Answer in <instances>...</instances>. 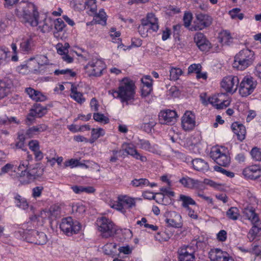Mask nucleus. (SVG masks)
<instances>
[{"instance_id": "60", "label": "nucleus", "mask_w": 261, "mask_h": 261, "mask_svg": "<svg viewBox=\"0 0 261 261\" xmlns=\"http://www.w3.org/2000/svg\"><path fill=\"white\" fill-rule=\"evenodd\" d=\"M201 66L200 64H193L191 65L188 68V72L192 73V72H199L201 70Z\"/></svg>"}, {"instance_id": "63", "label": "nucleus", "mask_w": 261, "mask_h": 261, "mask_svg": "<svg viewBox=\"0 0 261 261\" xmlns=\"http://www.w3.org/2000/svg\"><path fill=\"white\" fill-rule=\"evenodd\" d=\"M251 252L256 255H259L261 253V246L256 243H253Z\"/></svg>"}, {"instance_id": "19", "label": "nucleus", "mask_w": 261, "mask_h": 261, "mask_svg": "<svg viewBox=\"0 0 261 261\" xmlns=\"http://www.w3.org/2000/svg\"><path fill=\"white\" fill-rule=\"evenodd\" d=\"M123 150H124L127 154L131 155L133 158L136 160H139L142 162H145L147 161L146 156L141 155L137 150L130 145V144H123L122 146Z\"/></svg>"}, {"instance_id": "7", "label": "nucleus", "mask_w": 261, "mask_h": 261, "mask_svg": "<svg viewBox=\"0 0 261 261\" xmlns=\"http://www.w3.org/2000/svg\"><path fill=\"white\" fill-rule=\"evenodd\" d=\"M223 147H214L210 152L212 159L219 166L226 167L230 163V158L223 151Z\"/></svg>"}, {"instance_id": "15", "label": "nucleus", "mask_w": 261, "mask_h": 261, "mask_svg": "<svg viewBox=\"0 0 261 261\" xmlns=\"http://www.w3.org/2000/svg\"><path fill=\"white\" fill-rule=\"evenodd\" d=\"M29 241L38 245H44L47 242L46 235L43 232L32 230L28 235Z\"/></svg>"}, {"instance_id": "47", "label": "nucleus", "mask_w": 261, "mask_h": 261, "mask_svg": "<svg viewBox=\"0 0 261 261\" xmlns=\"http://www.w3.org/2000/svg\"><path fill=\"white\" fill-rule=\"evenodd\" d=\"M182 71L179 68L172 67L170 70V79L173 81H176L179 79V77L182 74Z\"/></svg>"}, {"instance_id": "45", "label": "nucleus", "mask_w": 261, "mask_h": 261, "mask_svg": "<svg viewBox=\"0 0 261 261\" xmlns=\"http://www.w3.org/2000/svg\"><path fill=\"white\" fill-rule=\"evenodd\" d=\"M239 210L236 207H230L226 212L227 217L232 220H236L239 216Z\"/></svg>"}, {"instance_id": "48", "label": "nucleus", "mask_w": 261, "mask_h": 261, "mask_svg": "<svg viewBox=\"0 0 261 261\" xmlns=\"http://www.w3.org/2000/svg\"><path fill=\"white\" fill-rule=\"evenodd\" d=\"M93 117L94 120L101 123L107 124L109 122V119L100 113H94Z\"/></svg>"}, {"instance_id": "5", "label": "nucleus", "mask_w": 261, "mask_h": 261, "mask_svg": "<svg viewBox=\"0 0 261 261\" xmlns=\"http://www.w3.org/2000/svg\"><path fill=\"white\" fill-rule=\"evenodd\" d=\"M105 68L103 61L97 58H93L85 66V69L89 76H99Z\"/></svg>"}, {"instance_id": "13", "label": "nucleus", "mask_w": 261, "mask_h": 261, "mask_svg": "<svg viewBox=\"0 0 261 261\" xmlns=\"http://www.w3.org/2000/svg\"><path fill=\"white\" fill-rule=\"evenodd\" d=\"M209 258L211 261H234L227 252L218 248L211 250L209 252Z\"/></svg>"}, {"instance_id": "64", "label": "nucleus", "mask_w": 261, "mask_h": 261, "mask_svg": "<svg viewBox=\"0 0 261 261\" xmlns=\"http://www.w3.org/2000/svg\"><path fill=\"white\" fill-rule=\"evenodd\" d=\"M220 101L219 98L218 97L217 95H213L211 97H210L207 99V102L212 105L213 106L216 108L217 105Z\"/></svg>"}, {"instance_id": "10", "label": "nucleus", "mask_w": 261, "mask_h": 261, "mask_svg": "<svg viewBox=\"0 0 261 261\" xmlns=\"http://www.w3.org/2000/svg\"><path fill=\"white\" fill-rule=\"evenodd\" d=\"M239 83V79L238 76L229 75L223 79L221 86L225 92L233 93L236 91Z\"/></svg>"}, {"instance_id": "9", "label": "nucleus", "mask_w": 261, "mask_h": 261, "mask_svg": "<svg viewBox=\"0 0 261 261\" xmlns=\"http://www.w3.org/2000/svg\"><path fill=\"white\" fill-rule=\"evenodd\" d=\"M256 81L252 77L245 76L241 82L239 91L242 97H246L251 94L256 88Z\"/></svg>"}, {"instance_id": "36", "label": "nucleus", "mask_w": 261, "mask_h": 261, "mask_svg": "<svg viewBox=\"0 0 261 261\" xmlns=\"http://www.w3.org/2000/svg\"><path fill=\"white\" fill-rule=\"evenodd\" d=\"M179 201H181V206L188 208L190 205H196V202L190 196L180 194L179 198Z\"/></svg>"}, {"instance_id": "46", "label": "nucleus", "mask_w": 261, "mask_h": 261, "mask_svg": "<svg viewBox=\"0 0 261 261\" xmlns=\"http://www.w3.org/2000/svg\"><path fill=\"white\" fill-rule=\"evenodd\" d=\"M105 130L102 128H92L91 130V142H93L101 136L105 135Z\"/></svg>"}, {"instance_id": "21", "label": "nucleus", "mask_w": 261, "mask_h": 261, "mask_svg": "<svg viewBox=\"0 0 261 261\" xmlns=\"http://www.w3.org/2000/svg\"><path fill=\"white\" fill-rule=\"evenodd\" d=\"M171 218H167L166 222L170 226L175 228H181L182 226L181 216L176 212H172L170 213Z\"/></svg>"}, {"instance_id": "18", "label": "nucleus", "mask_w": 261, "mask_h": 261, "mask_svg": "<svg viewBox=\"0 0 261 261\" xmlns=\"http://www.w3.org/2000/svg\"><path fill=\"white\" fill-rule=\"evenodd\" d=\"M194 40L198 48L202 51L207 50L211 48V43L201 33H197Z\"/></svg>"}, {"instance_id": "58", "label": "nucleus", "mask_w": 261, "mask_h": 261, "mask_svg": "<svg viewBox=\"0 0 261 261\" xmlns=\"http://www.w3.org/2000/svg\"><path fill=\"white\" fill-rule=\"evenodd\" d=\"M192 20V15L191 13H185L183 17V21L185 27H189Z\"/></svg>"}, {"instance_id": "39", "label": "nucleus", "mask_w": 261, "mask_h": 261, "mask_svg": "<svg viewBox=\"0 0 261 261\" xmlns=\"http://www.w3.org/2000/svg\"><path fill=\"white\" fill-rule=\"evenodd\" d=\"M14 199L15 200V203L16 206L19 208L26 210L29 207V204L25 198L22 197L20 195L17 194Z\"/></svg>"}, {"instance_id": "37", "label": "nucleus", "mask_w": 261, "mask_h": 261, "mask_svg": "<svg viewBox=\"0 0 261 261\" xmlns=\"http://www.w3.org/2000/svg\"><path fill=\"white\" fill-rule=\"evenodd\" d=\"M220 41L223 45H229L233 42V38L228 31H224L221 33Z\"/></svg>"}, {"instance_id": "12", "label": "nucleus", "mask_w": 261, "mask_h": 261, "mask_svg": "<svg viewBox=\"0 0 261 261\" xmlns=\"http://www.w3.org/2000/svg\"><path fill=\"white\" fill-rule=\"evenodd\" d=\"M179 261H194L195 259L194 249L191 246L184 245L178 250Z\"/></svg>"}, {"instance_id": "26", "label": "nucleus", "mask_w": 261, "mask_h": 261, "mask_svg": "<svg viewBox=\"0 0 261 261\" xmlns=\"http://www.w3.org/2000/svg\"><path fill=\"white\" fill-rule=\"evenodd\" d=\"M231 127L233 132L237 135L238 140L242 141L245 139L246 131L245 127L243 124L235 122L231 124Z\"/></svg>"}, {"instance_id": "6", "label": "nucleus", "mask_w": 261, "mask_h": 261, "mask_svg": "<svg viewBox=\"0 0 261 261\" xmlns=\"http://www.w3.org/2000/svg\"><path fill=\"white\" fill-rule=\"evenodd\" d=\"M98 230L103 238H108L116 232V228L113 223L106 217H102L97 220Z\"/></svg>"}, {"instance_id": "22", "label": "nucleus", "mask_w": 261, "mask_h": 261, "mask_svg": "<svg viewBox=\"0 0 261 261\" xmlns=\"http://www.w3.org/2000/svg\"><path fill=\"white\" fill-rule=\"evenodd\" d=\"M12 86V81L8 79L0 80V100L7 97Z\"/></svg>"}, {"instance_id": "14", "label": "nucleus", "mask_w": 261, "mask_h": 261, "mask_svg": "<svg viewBox=\"0 0 261 261\" xmlns=\"http://www.w3.org/2000/svg\"><path fill=\"white\" fill-rule=\"evenodd\" d=\"M36 37L35 34H29L23 37L20 43V50L24 53L32 51L35 45Z\"/></svg>"}, {"instance_id": "59", "label": "nucleus", "mask_w": 261, "mask_h": 261, "mask_svg": "<svg viewBox=\"0 0 261 261\" xmlns=\"http://www.w3.org/2000/svg\"><path fill=\"white\" fill-rule=\"evenodd\" d=\"M43 187H36L32 189V197L34 198H37L41 195L43 191Z\"/></svg>"}, {"instance_id": "50", "label": "nucleus", "mask_w": 261, "mask_h": 261, "mask_svg": "<svg viewBox=\"0 0 261 261\" xmlns=\"http://www.w3.org/2000/svg\"><path fill=\"white\" fill-rule=\"evenodd\" d=\"M240 8H233L229 11V14L232 19L238 18L240 20H242L244 15V14L240 13Z\"/></svg>"}, {"instance_id": "53", "label": "nucleus", "mask_w": 261, "mask_h": 261, "mask_svg": "<svg viewBox=\"0 0 261 261\" xmlns=\"http://www.w3.org/2000/svg\"><path fill=\"white\" fill-rule=\"evenodd\" d=\"M214 169L215 171L220 172L228 177L232 178L234 176L233 172L227 171L220 166L216 165L214 167Z\"/></svg>"}, {"instance_id": "44", "label": "nucleus", "mask_w": 261, "mask_h": 261, "mask_svg": "<svg viewBox=\"0 0 261 261\" xmlns=\"http://www.w3.org/2000/svg\"><path fill=\"white\" fill-rule=\"evenodd\" d=\"M151 28L148 24L146 23V21L143 19L141 20V24L138 27V32L143 37H145L147 36V33Z\"/></svg>"}, {"instance_id": "32", "label": "nucleus", "mask_w": 261, "mask_h": 261, "mask_svg": "<svg viewBox=\"0 0 261 261\" xmlns=\"http://www.w3.org/2000/svg\"><path fill=\"white\" fill-rule=\"evenodd\" d=\"M156 124L154 119L150 116H146L143 119L142 129L147 133H150Z\"/></svg>"}, {"instance_id": "29", "label": "nucleus", "mask_w": 261, "mask_h": 261, "mask_svg": "<svg viewBox=\"0 0 261 261\" xmlns=\"http://www.w3.org/2000/svg\"><path fill=\"white\" fill-rule=\"evenodd\" d=\"M142 19L146 21V23L148 24L153 31L156 32L159 30L158 19L153 13H148L146 18Z\"/></svg>"}, {"instance_id": "49", "label": "nucleus", "mask_w": 261, "mask_h": 261, "mask_svg": "<svg viewBox=\"0 0 261 261\" xmlns=\"http://www.w3.org/2000/svg\"><path fill=\"white\" fill-rule=\"evenodd\" d=\"M72 212L76 216L83 214L86 211L84 205L81 203H76L72 206Z\"/></svg>"}, {"instance_id": "35", "label": "nucleus", "mask_w": 261, "mask_h": 261, "mask_svg": "<svg viewBox=\"0 0 261 261\" xmlns=\"http://www.w3.org/2000/svg\"><path fill=\"white\" fill-rule=\"evenodd\" d=\"M120 200L122 201L123 205H125L127 208H131L136 205L135 198L127 195H119Z\"/></svg>"}, {"instance_id": "23", "label": "nucleus", "mask_w": 261, "mask_h": 261, "mask_svg": "<svg viewBox=\"0 0 261 261\" xmlns=\"http://www.w3.org/2000/svg\"><path fill=\"white\" fill-rule=\"evenodd\" d=\"M29 165V163L28 160L21 162L19 166L18 167V171L21 172L20 173V176H25L27 174V176L30 178H36L37 177H38L39 176V174H36L34 172L35 169L29 171H27Z\"/></svg>"}, {"instance_id": "52", "label": "nucleus", "mask_w": 261, "mask_h": 261, "mask_svg": "<svg viewBox=\"0 0 261 261\" xmlns=\"http://www.w3.org/2000/svg\"><path fill=\"white\" fill-rule=\"evenodd\" d=\"M69 47L70 45L68 43H65L64 45L58 44L57 45V52L61 55L68 54Z\"/></svg>"}, {"instance_id": "27", "label": "nucleus", "mask_w": 261, "mask_h": 261, "mask_svg": "<svg viewBox=\"0 0 261 261\" xmlns=\"http://www.w3.org/2000/svg\"><path fill=\"white\" fill-rule=\"evenodd\" d=\"M55 31H54V36L57 38L62 39L64 28L66 26L64 21L61 18H58L54 21Z\"/></svg>"}, {"instance_id": "40", "label": "nucleus", "mask_w": 261, "mask_h": 261, "mask_svg": "<svg viewBox=\"0 0 261 261\" xmlns=\"http://www.w3.org/2000/svg\"><path fill=\"white\" fill-rule=\"evenodd\" d=\"M130 184L134 187L143 188L149 185V181L146 178L134 179L131 181Z\"/></svg>"}, {"instance_id": "30", "label": "nucleus", "mask_w": 261, "mask_h": 261, "mask_svg": "<svg viewBox=\"0 0 261 261\" xmlns=\"http://www.w3.org/2000/svg\"><path fill=\"white\" fill-rule=\"evenodd\" d=\"M70 96L80 104L83 103L86 99L83 96L82 93L77 91V87L73 84L71 85Z\"/></svg>"}, {"instance_id": "41", "label": "nucleus", "mask_w": 261, "mask_h": 261, "mask_svg": "<svg viewBox=\"0 0 261 261\" xmlns=\"http://www.w3.org/2000/svg\"><path fill=\"white\" fill-rule=\"evenodd\" d=\"M28 138L22 132L18 133V141L16 143L15 146L16 148L21 149L23 150H26V147L24 145V141Z\"/></svg>"}, {"instance_id": "25", "label": "nucleus", "mask_w": 261, "mask_h": 261, "mask_svg": "<svg viewBox=\"0 0 261 261\" xmlns=\"http://www.w3.org/2000/svg\"><path fill=\"white\" fill-rule=\"evenodd\" d=\"M47 129V126L45 124H40L36 126H33L28 129L25 133V135L28 138L34 137L41 133L44 132Z\"/></svg>"}, {"instance_id": "34", "label": "nucleus", "mask_w": 261, "mask_h": 261, "mask_svg": "<svg viewBox=\"0 0 261 261\" xmlns=\"http://www.w3.org/2000/svg\"><path fill=\"white\" fill-rule=\"evenodd\" d=\"M253 225L252 228L249 230L248 238L250 241H253L261 230V220H257V222L251 223Z\"/></svg>"}, {"instance_id": "56", "label": "nucleus", "mask_w": 261, "mask_h": 261, "mask_svg": "<svg viewBox=\"0 0 261 261\" xmlns=\"http://www.w3.org/2000/svg\"><path fill=\"white\" fill-rule=\"evenodd\" d=\"M54 73L55 74L57 75L59 74L69 75L70 77H74L75 75V73L73 72L71 69H69L56 70L54 71Z\"/></svg>"}, {"instance_id": "16", "label": "nucleus", "mask_w": 261, "mask_h": 261, "mask_svg": "<svg viewBox=\"0 0 261 261\" xmlns=\"http://www.w3.org/2000/svg\"><path fill=\"white\" fill-rule=\"evenodd\" d=\"M243 174L247 178L257 179L261 178V168L257 165H253L245 168Z\"/></svg>"}, {"instance_id": "42", "label": "nucleus", "mask_w": 261, "mask_h": 261, "mask_svg": "<svg viewBox=\"0 0 261 261\" xmlns=\"http://www.w3.org/2000/svg\"><path fill=\"white\" fill-rule=\"evenodd\" d=\"M109 204L112 208H114L122 213L124 214L125 212L122 201L120 200L119 196H118L117 200L110 201Z\"/></svg>"}, {"instance_id": "4", "label": "nucleus", "mask_w": 261, "mask_h": 261, "mask_svg": "<svg viewBox=\"0 0 261 261\" xmlns=\"http://www.w3.org/2000/svg\"><path fill=\"white\" fill-rule=\"evenodd\" d=\"M60 228L65 234L70 236L77 233L81 230L82 225L77 221H73L71 217H67L62 220Z\"/></svg>"}, {"instance_id": "62", "label": "nucleus", "mask_w": 261, "mask_h": 261, "mask_svg": "<svg viewBox=\"0 0 261 261\" xmlns=\"http://www.w3.org/2000/svg\"><path fill=\"white\" fill-rule=\"evenodd\" d=\"M80 165V162L77 160L71 159L67 161L64 163L65 167L71 166L72 167L79 166Z\"/></svg>"}, {"instance_id": "55", "label": "nucleus", "mask_w": 261, "mask_h": 261, "mask_svg": "<svg viewBox=\"0 0 261 261\" xmlns=\"http://www.w3.org/2000/svg\"><path fill=\"white\" fill-rule=\"evenodd\" d=\"M250 153L254 160L257 161H261V149L254 147L251 150Z\"/></svg>"}, {"instance_id": "11", "label": "nucleus", "mask_w": 261, "mask_h": 261, "mask_svg": "<svg viewBox=\"0 0 261 261\" xmlns=\"http://www.w3.org/2000/svg\"><path fill=\"white\" fill-rule=\"evenodd\" d=\"M177 114L174 110H165L161 111L159 114V122L162 124L171 125L177 119Z\"/></svg>"}, {"instance_id": "2", "label": "nucleus", "mask_w": 261, "mask_h": 261, "mask_svg": "<svg viewBox=\"0 0 261 261\" xmlns=\"http://www.w3.org/2000/svg\"><path fill=\"white\" fill-rule=\"evenodd\" d=\"M134 82L128 78L123 79L119 84L118 90L113 91L114 98H120L121 102H127L133 99L135 94Z\"/></svg>"}, {"instance_id": "17", "label": "nucleus", "mask_w": 261, "mask_h": 261, "mask_svg": "<svg viewBox=\"0 0 261 261\" xmlns=\"http://www.w3.org/2000/svg\"><path fill=\"white\" fill-rule=\"evenodd\" d=\"M195 116L194 113L187 111L182 118L181 124L182 128L186 130L193 129L195 126Z\"/></svg>"}, {"instance_id": "43", "label": "nucleus", "mask_w": 261, "mask_h": 261, "mask_svg": "<svg viewBox=\"0 0 261 261\" xmlns=\"http://www.w3.org/2000/svg\"><path fill=\"white\" fill-rule=\"evenodd\" d=\"M136 144L139 146V148L143 150L153 151V148L149 141L144 139H139Z\"/></svg>"}, {"instance_id": "24", "label": "nucleus", "mask_w": 261, "mask_h": 261, "mask_svg": "<svg viewBox=\"0 0 261 261\" xmlns=\"http://www.w3.org/2000/svg\"><path fill=\"white\" fill-rule=\"evenodd\" d=\"M244 217L249 220L251 223H254L259 220L258 215L255 212V209L250 205L245 206L243 210Z\"/></svg>"}, {"instance_id": "31", "label": "nucleus", "mask_w": 261, "mask_h": 261, "mask_svg": "<svg viewBox=\"0 0 261 261\" xmlns=\"http://www.w3.org/2000/svg\"><path fill=\"white\" fill-rule=\"evenodd\" d=\"M194 169L197 171H206L209 169L208 163L201 159H195L192 161Z\"/></svg>"}, {"instance_id": "3", "label": "nucleus", "mask_w": 261, "mask_h": 261, "mask_svg": "<svg viewBox=\"0 0 261 261\" xmlns=\"http://www.w3.org/2000/svg\"><path fill=\"white\" fill-rule=\"evenodd\" d=\"M255 59L253 51L248 48L240 50L234 57L233 67L240 70H243L252 65Z\"/></svg>"}, {"instance_id": "38", "label": "nucleus", "mask_w": 261, "mask_h": 261, "mask_svg": "<svg viewBox=\"0 0 261 261\" xmlns=\"http://www.w3.org/2000/svg\"><path fill=\"white\" fill-rule=\"evenodd\" d=\"M92 14H94V20L96 23L101 24H105L106 23V13L103 9L99 10L98 13L96 12L95 13Z\"/></svg>"}, {"instance_id": "28", "label": "nucleus", "mask_w": 261, "mask_h": 261, "mask_svg": "<svg viewBox=\"0 0 261 261\" xmlns=\"http://www.w3.org/2000/svg\"><path fill=\"white\" fill-rule=\"evenodd\" d=\"M25 92L29 97L34 101H44L46 99V97L41 92L36 90L31 87L27 88L25 89Z\"/></svg>"}, {"instance_id": "1", "label": "nucleus", "mask_w": 261, "mask_h": 261, "mask_svg": "<svg viewBox=\"0 0 261 261\" xmlns=\"http://www.w3.org/2000/svg\"><path fill=\"white\" fill-rule=\"evenodd\" d=\"M17 10L22 11V21L27 24L36 27L38 24L39 12L32 3L21 1L18 3Z\"/></svg>"}, {"instance_id": "54", "label": "nucleus", "mask_w": 261, "mask_h": 261, "mask_svg": "<svg viewBox=\"0 0 261 261\" xmlns=\"http://www.w3.org/2000/svg\"><path fill=\"white\" fill-rule=\"evenodd\" d=\"M35 60L39 66H42L45 64H47L48 62L47 58L44 55L37 56L34 58H30V60Z\"/></svg>"}, {"instance_id": "8", "label": "nucleus", "mask_w": 261, "mask_h": 261, "mask_svg": "<svg viewBox=\"0 0 261 261\" xmlns=\"http://www.w3.org/2000/svg\"><path fill=\"white\" fill-rule=\"evenodd\" d=\"M195 20L191 30L200 31L210 27L213 22L212 17L207 14L197 13L195 14Z\"/></svg>"}, {"instance_id": "20", "label": "nucleus", "mask_w": 261, "mask_h": 261, "mask_svg": "<svg viewBox=\"0 0 261 261\" xmlns=\"http://www.w3.org/2000/svg\"><path fill=\"white\" fill-rule=\"evenodd\" d=\"M179 182L185 187L193 189L199 188L201 185V182L186 176L179 179Z\"/></svg>"}, {"instance_id": "51", "label": "nucleus", "mask_w": 261, "mask_h": 261, "mask_svg": "<svg viewBox=\"0 0 261 261\" xmlns=\"http://www.w3.org/2000/svg\"><path fill=\"white\" fill-rule=\"evenodd\" d=\"M85 7L92 13H95L97 10L96 0H87L85 2Z\"/></svg>"}, {"instance_id": "61", "label": "nucleus", "mask_w": 261, "mask_h": 261, "mask_svg": "<svg viewBox=\"0 0 261 261\" xmlns=\"http://www.w3.org/2000/svg\"><path fill=\"white\" fill-rule=\"evenodd\" d=\"M29 146L33 152H35L39 149V144L37 140H33L31 141L29 143Z\"/></svg>"}, {"instance_id": "57", "label": "nucleus", "mask_w": 261, "mask_h": 261, "mask_svg": "<svg viewBox=\"0 0 261 261\" xmlns=\"http://www.w3.org/2000/svg\"><path fill=\"white\" fill-rule=\"evenodd\" d=\"M161 193H158V194L166 195L169 197H174L175 195V193L173 191H170L169 188L166 187H162L160 189Z\"/></svg>"}, {"instance_id": "33", "label": "nucleus", "mask_w": 261, "mask_h": 261, "mask_svg": "<svg viewBox=\"0 0 261 261\" xmlns=\"http://www.w3.org/2000/svg\"><path fill=\"white\" fill-rule=\"evenodd\" d=\"M46 112V109L41 106L39 103H36L33 106L31 110L30 116H35L36 117H41Z\"/></svg>"}]
</instances>
